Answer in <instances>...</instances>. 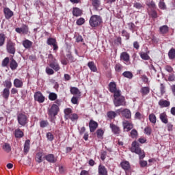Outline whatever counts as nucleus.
Masks as SVG:
<instances>
[{
	"instance_id": "1",
	"label": "nucleus",
	"mask_w": 175,
	"mask_h": 175,
	"mask_svg": "<svg viewBox=\"0 0 175 175\" xmlns=\"http://www.w3.org/2000/svg\"><path fill=\"white\" fill-rule=\"evenodd\" d=\"M114 100L113 103L116 107L119 106H126V102L125 101V97L121 96V92H116L113 94Z\"/></svg>"
},
{
	"instance_id": "2",
	"label": "nucleus",
	"mask_w": 175,
	"mask_h": 175,
	"mask_svg": "<svg viewBox=\"0 0 175 175\" xmlns=\"http://www.w3.org/2000/svg\"><path fill=\"white\" fill-rule=\"evenodd\" d=\"M131 152H135L137 154L139 157V159H143L146 157V154L144 150H142V148L139 146V143L136 141L133 142L131 148Z\"/></svg>"
},
{
	"instance_id": "3",
	"label": "nucleus",
	"mask_w": 175,
	"mask_h": 175,
	"mask_svg": "<svg viewBox=\"0 0 175 175\" xmlns=\"http://www.w3.org/2000/svg\"><path fill=\"white\" fill-rule=\"evenodd\" d=\"M102 23V18L98 15H93L90 19V25L91 27H98Z\"/></svg>"
},
{
	"instance_id": "4",
	"label": "nucleus",
	"mask_w": 175,
	"mask_h": 175,
	"mask_svg": "<svg viewBox=\"0 0 175 175\" xmlns=\"http://www.w3.org/2000/svg\"><path fill=\"white\" fill-rule=\"evenodd\" d=\"M17 120L19 125L25 126L28 124V117L24 113H19L17 115Z\"/></svg>"
},
{
	"instance_id": "5",
	"label": "nucleus",
	"mask_w": 175,
	"mask_h": 175,
	"mask_svg": "<svg viewBox=\"0 0 175 175\" xmlns=\"http://www.w3.org/2000/svg\"><path fill=\"white\" fill-rule=\"evenodd\" d=\"M15 46H16V44L12 42V40H9L7 42L8 53H9L10 54H15L16 53V47H14Z\"/></svg>"
},
{
	"instance_id": "6",
	"label": "nucleus",
	"mask_w": 175,
	"mask_h": 175,
	"mask_svg": "<svg viewBox=\"0 0 175 175\" xmlns=\"http://www.w3.org/2000/svg\"><path fill=\"white\" fill-rule=\"evenodd\" d=\"M44 96L40 92H37L34 94V100L38 102V103H43L44 102Z\"/></svg>"
},
{
	"instance_id": "7",
	"label": "nucleus",
	"mask_w": 175,
	"mask_h": 175,
	"mask_svg": "<svg viewBox=\"0 0 175 175\" xmlns=\"http://www.w3.org/2000/svg\"><path fill=\"white\" fill-rule=\"evenodd\" d=\"M116 113H121L122 116L123 117H125V118H131V110L128 109H125L124 110H122V109H119L116 111Z\"/></svg>"
},
{
	"instance_id": "8",
	"label": "nucleus",
	"mask_w": 175,
	"mask_h": 175,
	"mask_svg": "<svg viewBox=\"0 0 175 175\" xmlns=\"http://www.w3.org/2000/svg\"><path fill=\"white\" fill-rule=\"evenodd\" d=\"M58 105L53 104L49 109V114L51 117H55L58 114Z\"/></svg>"
},
{
	"instance_id": "9",
	"label": "nucleus",
	"mask_w": 175,
	"mask_h": 175,
	"mask_svg": "<svg viewBox=\"0 0 175 175\" xmlns=\"http://www.w3.org/2000/svg\"><path fill=\"white\" fill-rule=\"evenodd\" d=\"M122 124L123 128L126 132H129L131 129H133V124H132V123H131L129 121L124 120L123 121Z\"/></svg>"
},
{
	"instance_id": "10",
	"label": "nucleus",
	"mask_w": 175,
	"mask_h": 175,
	"mask_svg": "<svg viewBox=\"0 0 175 175\" xmlns=\"http://www.w3.org/2000/svg\"><path fill=\"white\" fill-rule=\"evenodd\" d=\"M109 88L110 92H112L113 95H116L117 92H121V91L117 90V85L114 82H111L109 84Z\"/></svg>"
},
{
	"instance_id": "11",
	"label": "nucleus",
	"mask_w": 175,
	"mask_h": 175,
	"mask_svg": "<svg viewBox=\"0 0 175 175\" xmlns=\"http://www.w3.org/2000/svg\"><path fill=\"white\" fill-rule=\"evenodd\" d=\"M18 33H23L27 35L28 33V26L23 25L21 27H18L15 29Z\"/></svg>"
},
{
	"instance_id": "12",
	"label": "nucleus",
	"mask_w": 175,
	"mask_h": 175,
	"mask_svg": "<svg viewBox=\"0 0 175 175\" xmlns=\"http://www.w3.org/2000/svg\"><path fill=\"white\" fill-rule=\"evenodd\" d=\"M47 44L49 46H53V50L55 51L58 50V45H57V40L55 38H50L47 40Z\"/></svg>"
},
{
	"instance_id": "13",
	"label": "nucleus",
	"mask_w": 175,
	"mask_h": 175,
	"mask_svg": "<svg viewBox=\"0 0 175 175\" xmlns=\"http://www.w3.org/2000/svg\"><path fill=\"white\" fill-rule=\"evenodd\" d=\"M110 128L115 135H120V133H121V129H120V127H118V126L111 123Z\"/></svg>"
},
{
	"instance_id": "14",
	"label": "nucleus",
	"mask_w": 175,
	"mask_h": 175,
	"mask_svg": "<svg viewBox=\"0 0 175 175\" xmlns=\"http://www.w3.org/2000/svg\"><path fill=\"white\" fill-rule=\"evenodd\" d=\"M14 85L16 88H23V85H24V82L22 79L16 78L14 80Z\"/></svg>"
},
{
	"instance_id": "15",
	"label": "nucleus",
	"mask_w": 175,
	"mask_h": 175,
	"mask_svg": "<svg viewBox=\"0 0 175 175\" xmlns=\"http://www.w3.org/2000/svg\"><path fill=\"white\" fill-rule=\"evenodd\" d=\"M89 127L90 129V132H95L96 128H98V122L94 120H90L89 123Z\"/></svg>"
},
{
	"instance_id": "16",
	"label": "nucleus",
	"mask_w": 175,
	"mask_h": 175,
	"mask_svg": "<svg viewBox=\"0 0 175 175\" xmlns=\"http://www.w3.org/2000/svg\"><path fill=\"white\" fill-rule=\"evenodd\" d=\"M10 95V90L8 88H4L3 92H1V96H3V99L8 100L9 99V96Z\"/></svg>"
},
{
	"instance_id": "17",
	"label": "nucleus",
	"mask_w": 175,
	"mask_h": 175,
	"mask_svg": "<svg viewBox=\"0 0 175 175\" xmlns=\"http://www.w3.org/2000/svg\"><path fill=\"white\" fill-rule=\"evenodd\" d=\"M45 159H46V161L51 163H55V162H57V158L54 157V154H47L45 157Z\"/></svg>"
},
{
	"instance_id": "18",
	"label": "nucleus",
	"mask_w": 175,
	"mask_h": 175,
	"mask_svg": "<svg viewBox=\"0 0 175 175\" xmlns=\"http://www.w3.org/2000/svg\"><path fill=\"white\" fill-rule=\"evenodd\" d=\"M3 12L5 17V18H7V20H9V18H12V17H13V12L12 10H10V9L4 8Z\"/></svg>"
},
{
	"instance_id": "19",
	"label": "nucleus",
	"mask_w": 175,
	"mask_h": 175,
	"mask_svg": "<svg viewBox=\"0 0 175 175\" xmlns=\"http://www.w3.org/2000/svg\"><path fill=\"white\" fill-rule=\"evenodd\" d=\"M159 118L163 124H167V122H169V119H167V115L166 114V112L161 113L159 115Z\"/></svg>"
},
{
	"instance_id": "20",
	"label": "nucleus",
	"mask_w": 175,
	"mask_h": 175,
	"mask_svg": "<svg viewBox=\"0 0 175 175\" xmlns=\"http://www.w3.org/2000/svg\"><path fill=\"white\" fill-rule=\"evenodd\" d=\"M129 54L126 52H122L120 55V61H124V62H129Z\"/></svg>"
},
{
	"instance_id": "21",
	"label": "nucleus",
	"mask_w": 175,
	"mask_h": 175,
	"mask_svg": "<svg viewBox=\"0 0 175 175\" xmlns=\"http://www.w3.org/2000/svg\"><path fill=\"white\" fill-rule=\"evenodd\" d=\"M18 67V64H17V62L14 60V59L12 58L10 62V68L12 70H16L17 68Z\"/></svg>"
},
{
	"instance_id": "22",
	"label": "nucleus",
	"mask_w": 175,
	"mask_h": 175,
	"mask_svg": "<svg viewBox=\"0 0 175 175\" xmlns=\"http://www.w3.org/2000/svg\"><path fill=\"white\" fill-rule=\"evenodd\" d=\"M72 14L75 17H80V16L83 14V11H81L79 8H73Z\"/></svg>"
},
{
	"instance_id": "23",
	"label": "nucleus",
	"mask_w": 175,
	"mask_h": 175,
	"mask_svg": "<svg viewBox=\"0 0 175 175\" xmlns=\"http://www.w3.org/2000/svg\"><path fill=\"white\" fill-rule=\"evenodd\" d=\"M98 174L107 175V169L104 165H100L98 166Z\"/></svg>"
},
{
	"instance_id": "24",
	"label": "nucleus",
	"mask_w": 175,
	"mask_h": 175,
	"mask_svg": "<svg viewBox=\"0 0 175 175\" xmlns=\"http://www.w3.org/2000/svg\"><path fill=\"white\" fill-rule=\"evenodd\" d=\"M159 105L161 108L169 107L170 106V102L166 100L161 99L159 101Z\"/></svg>"
},
{
	"instance_id": "25",
	"label": "nucleus",
	"mask_w": 175,
	"mask_h": 175,
	"mask_svg": "<svg viewBox=\"0 0 175 175\" xmlns=\"http://www.w3.org/2000/svg\"><path fill=\"white\" fill-rule=\"evenodd\" d=\"M49 66L55 72H58V70H59L60 69L59 64H58V63H57L56 62H51L49 64Z\"/></svg>"
},
{
	"instance_id": "26",
	"label": "nucleus",
	"mask_w": 175,
	"mask_h": 175,
	"mask_svg": "<svg viewBox=\"0 0 175 175\" xmlns=\"http://www.w3.org/2000/svg\"><path fill=\"white\" fill-rule=\"evenodd\" d=\"M14 135L16 139H21V137L24 136V133L21 131V129H17L15 130Z\"/></svg>"
},
{
	"instance_id": "27",
	"label": "nucleus",
	"mask_w": 175,
	"mask_h": 175,
	"mask_svg": "<svg viewBox=\"0 0 175 175\" xmlns=\"http://www.w3.org/2000/svg\"><path fill=\"white\" fill-rule=\"evenodd\" d=\"M70 92L72 95H77V96H80L81 94L79 88L75 87L70 88Z\"/></svg>"
},
{
	"instance_id": "28",
	"label": "nucleus",
	"mask_w": 175,
	"mask_h": 175,
	"mask_svg": "<svg viewBox=\"0 0 175 175\" xmlns=\"http://www.w3.org/2000/svg\"><path fill=\"white\" fill-rule=\"evenodd\" d=\"M149 53H150L149 51H148L146 53V52H141V53H139V55H140V57L142 59H144L145 61H147L150 59V56L148 55Z\"/></svg>"
},
{
	"instance_id": "29",
	"label": "nucleus",
	"mask_w": 175,
	"mask_h": 175,
	"mask_svg": "<svg viewBox=\"0 0 175 175\" xmlns=\"http://www.w3.org/2000/svg\"><path fill=\"white\" fill-rule=\"evenodd\" d=\"M23 46L25 47V49H31L32 42L29 41V40H25L23 41Z\"/></svg>"
},
{
	"instance_id": "30",
	"label": "nucleus",
	"mask_w": 175,
	"mask_h": 175,
	"mask_svg": "<svg viewBox=\"0 0 175 175\" xmlns=\"http://www.w3.org/2000/svg\"><path fill=\"white\" fill-rule=\"evenodd\" d=\"M29 143H31V141H29V139H27L25 142V145H24L25 154L28 153L29 151Z\"/></svg>"
},
{
	"instance_id": "31",
	"label": "nucleus",
	"mask_w": 175,
	"mask_h": 175,
	"mask_svg": "<svg viewBox=\"0 0 175 175\" xmlns=\"http://www.w3.org/2000/svg\"><path fill=\"white\" fill-rule=\"evenodd\" d=\"M121 166L124 170H129L131 169V165L129 164V162L128 161H123L121 163Z\"/></svg>"
},
{
	"instance_id": "32",
	"label": "nucleus",
	"mask_w": 175,
	"mask_h": 175,
	"mask_svg": "<svg viewBox=\"0 0 175 175\" xmlns=\"http://www.w3.org/2000/svg\"><path fill=\"white\" fill-rule=\"evenodd\" d=\"M3 150H5V152H10V151H12V146H10V144L5 143L3 145Z\"/></svg>"
},
{
	"instance_id": "33",
	"label": "nucleus",
	"mask_w": 175,
	"mask_h": 175,
	"mask_svg": "<svg viewBox=\"0 0 175 175\" xmlns=\"http://www.w3.org/2000/svg\"><path fill=\"white\" fill-rule=\"evenodd\" d=\"M88 66L90 68L92 72H96L97 70L96 66H95V64H94V62H90L88 64Z\"/></svg>"
},
{
	"instance_id": "34",
	"label": "nucleus",
	"mask_w": 175,
	"mask_h": 175,
	"mask_svg": "<svg viewBox=\"0 0 175 175\" xmlns=\"http://www.w3.org/2000/svg\"><path fill=\"white\" fill-rule=\"evenodd\" d=\"M92 3L94 8L98 10L99 7L100 6V0H92Z\"/></svg>"
},
{
	"instance_id": "35",
	"label": "nucleus",
	"mask_w": 175,
	"mask_h": 175,
	"mask_svg": "<svg viewBox=\"0 0 175 175\" xmlns=\"http://www.w3.org/2000/svg\"><path fill=\"white\" fill-rule=\"evenodd\" d=\"M141 94L142 95H148L150 94V88L143 87L141 88Z\"/></svg>"
},
{
	"instance_id": "36",
	"label": "nucleus",
	"mask_w": 175,
	"mask_h": 175,
	"mask_svg": "<svg viewBox=\"0 0 175 175\" xmlns=\"http://www.w3.org/2000/svg\"><path fill=\"white\" fill-rule=\"evenodd\" d=\"M161 33H167L169 32V27L163 25L159 28Z\"/></svg>"
},
{
	"instance_id": "37",
	"label": "nucleus",
	"mask_w": 175,
	"mask_h": 175,
	"mask_svg": "<svg viewBox=\"0 0 175 175\" xmlns=\"http://www.w3.org/2000/svg\"><path fill=\"white\" fill-rule=\"evenodd\" d=\"M42 157H43V154H42V152L37 153L36 155V162H38V163H42L43 161V160L42 159Z\"/></svg>"
},
{
	"instance_id": "38",
	"label": "nucleus",
	"mask_w": 175,
	"mask_h": 175,
	"mask_svg": "<svg viewBox=\"0 0 175 175\" xmlns=\"http://www.w3.org/2000/svg\"><path fill=\"white\" fill-rule=\"evenodd\" d=\"M65 118L69 120V116L72 114V109L67 108L64 110Z\"/></svg>"
},
{
	"instance_id": "39",
	"label": "nucleus",
	"mask_w": 175,
	"mask_h": 175,
	"mask_svg": "<svg viewBox=\"0 0 175 175\" xmlns=\"http://www.w3.org/2000/svg\"><path fill=\"white\" fill-rule=\"evenodd\" d=\"M3 86L5 87V88H8V90H10L12 88V81L10 80H5L3 83Z\"/></svg>"
},
{
	"instance_id": "40",
	"label": "nucleus",
	"mask_w": 175,
	"mask_h": 175,
	"mask_svg": "<svg viewBox=\"0 0 175 175\" xmlns=\"http://www.w3.org/2000/svg\"><path fill=\"white\" fill-rule=\"evenodd\" d=\"M108 118L113 120V118H116L117 116V113L113 111H110L107 113Z\"/></svg>"
},
{
	"instance_id": "41",
	"label": "nucleus",
	"mask_w": 175,
	"mask_h": 175,
	"mask_svg": "<svg viewBox=\"0 0 175 175\" xmlns=\"http://www.w3.org/2000/svg\"><path fill=\"white\" fill-rule=\"evenodd\" d=\"M168 57L170 59H174L175 58V49H172L168 53Z\"/></svg>"
},
{
	"instance_id": "42",
	"label": "nucleus",
	"mask_w": 175,
	"mask_h": 175,
	"mask_svg": "<svg viewBox=\"0 0 175 175\" xmlns=\"http://www.w3.org/2000/svg\"><path fill=\"white\" fill-rule=\"evenodd\" d=\"M149 120L152 124H156L157 123V116L154 113H152L149 115Z\"/></svg>"
},
{
	"instance_id": "43",
	"label": "nucleus",
	"mask_w": 175,
	"mask_h": 175,
	"mask_svg": "<svg viewBox=\"0 0 175 175\" xmlns=\"http://www.w3.org/2000/svg\"><path fill=\"white\" fill-rule=\"evenodd\" d=\"M6 40V36L3 33H0V46L5 44V40Z\"/></svg>"
},
{
	"instance_id": "44",
	"label": "nucleus",
	"mask_w": 175,
	"mask_h": 175,
	"mask_svg": "<svg viewBox=\"0 0 175 175\" xmlns=\"http://www.w3.org/2000/svg\"><path fill=\"white\" fill-rule=\"evenodd\" d=\"M123 76L124 77H126L127 79H132L133 77V75L129 71H126L123 72Z\"/></svg>"
},
{
	"instance_id": "45",
	"label": "nucleus",
	"mask_w": 175,
	"mask_h": 175,
	"mask_svg": "<svg viewBox=\"0 0 175 175\" xmlns=\"http://www.w3.org/2000/svg\"><path fill=\"white\" fill-rule=\"evenodd\" d=\"M69 119L71 120V121H76V120L79 119V116L77 113H72L69 116Z\"/></svg>"
},
{
	"instance_id": "46",
	"label": "nucleus",
	"mask_w": 175,
	"mask_h": 175,
	"mask_svg": "<svg viewBox=\"0 0 175 175\" xmlns=\"http://www.w3.org/2000/svg\"><path fill=\"white\" fill-rule=\"evenodd\" d=\"M146 5L150 8V9H155V3L154 1H146Z\"/></svg>"
},
{
	"instance_id": "47",
	"label": "nucleus",
	"mask_w": 175,
	"mask_h": 175,
	"mask_svg": "<svg viewBox=\"0 0 175 175\" xmlns=\"http://www.w3.org/2000/svg\"><path fill=\"white\" fill-rule=\"evenodd\" d=\"M46 138L49 142H53V140H54V135L53 133L49 132L46 133Z\"/></svg>"
},
{
	"instance_id": "48",
	"label": "nucleus",
	"mask_w": 175,
	"mask_h": 175,
	"mask_svg": "<svg viewBox=\"0 0 175 175\" xmlns=\"http://www.w3.org/2000/svg\"><path fill=\"white\" fill-rule=\"evenodd\" d=\"M57 94L55 93H50L49 96V99L50 100H55V99H57Z\"/></svg>"
},
{
	"instance_id": "49",
	"label": "nucleus",
	"mask_w": 175,
	"mask_h": 175,
	"mask_svg": "<svg viewBox=\"0 0 175 175\" xmlns=\"http://www.w3.org/2000/svg\"><path fill=\"white\" fill-rule=\"evenodd\" d=\"M151 132H152L151 127L147 126L144 129V133H146V135H148V136H150V135H151Z\"/></svg>"
},
{
	"instance_id": "50",
	"label": "nucleus",
	"mask_w": 175,
	"mask_h": 175,
	"mask_svg": "<svg viewBox=\"0 0 175 175\" xmlns=\"http://www.w3.org/2000/svg\"><path fill=\"white\" fill-rule=\"evenodd\" d=\"M49 125V122H47V120H42L40 122V126L41 128H46V126H47Z\"/></svg>"
},
{
	"instance_id": "51",
	"label": "nucleus",
	"mask_w": 175,
	"mask_h": 175,
	"mask_svg": "<svg viewBox=\"0 0 175 175\" xmlns=\"http://www.w3.org/2000/svg\"><path fill=\"white\" fill-rule=\"evenodd\" d=\"M9 64V57H5L2 62V66L6 67Z\"/></svg>"
},
{
	"instance_id": "52",
	"label": "nucleus",
	"mask_w": 175,
	"mask_h": 175,
	"mask_svg": "<svg viewBox=\"0 0 175 175\" xmlns=\"http://www.w3.org/2000/svg\"><path fill=\"white\" fill-rule=\"evenodd\" d=\"M85 23V20L83 18H80L77 21V25H83Z\"/></svg>"
},
{
	"instance_id": "53",
	"label": "nucleus",
	"mask_w": 175,
	"mask_h": 175,
	"mask_svg": "<svg viewBox=\"0 0 175 175\" xmlns=\"http://www.w3.org/2000/svg\"><path fill=\"white\" fill-rule=\"evenodd\" d=\"M46 73H47V75H54V70L50 68V67H46Z\"/></svg>"
},
{
	"instance_id": "54",
	"label": "nucleus",
	"mask_w": 175,
	"mask_h": 175,
	"mask_svg": "<svg viewBox=\"0 0 175 175\" xmlns=\"http://www.w3.org/2000/svg\"><path fill=\"white\" fill-rule=\"evenodd\" d=\"M71 102L73 105H77L79 103V97L73 96L71 99Z\"/></svg>"
},
{
	"instance_id": "55",
	"label": "nucleus",
	"mask_w": 175,
	"mask_h": 175,
	"mask_svg": "<svg viewBox=\"0 0 175 175\" xmlns=\"http://www.w3.org/2000/svg\"><path fill=\"white\" fill-rule=\"evenodd\" d=\"M122 35L123 36H125L126 37V40H129V38H130V35H129V33H127L126 31L125 30H123L122 31Z\"/></svg>"
},
{
	"instance_id": "56",
	"label": "nucleus",
	"mask_w": 175,
	"mask_h": 175,
	"mask_svg": "<svg viewBox=\"0 0 175 175\" xmlns=\"http://www.w3.org/2000/svg\"><path fill=\"white\" fill-rule=\"evenodd\" d=\"M66 57H67L68 61H70V62H73L75 61V57H73V56L72 55L71 53L67 54Z\"/></svg>"
},
{
	"instance_id": "57",
	"label": "nucleus",
	"mask_w": 175,
	"mask_h": 175,
	"mask_svg": "<svg viewBox=\"0 0 175 175\" xmlns=\"http://www.w3.org/2000/svg\"><path fill=\"white\" fill-rule=\"evenodd\" d=\"M137 136V131L133 129L131 132V137L134 139V137H136Z\"/></svg>"
},
{
	"instance_id": "58",
	"label": "nucleus",
	"mask_w": 175,
	"mask_h": 175,
	"mask_svg": "<svg viewBox=\"0 0 175 175\" xmlns=\"http://www.w3.org/2000/svg\"><path fill=\"white\" fill-rule=\"evenodd\" d=\"M122 69V66L120 64H118L116 65V67H115V70L116 72H120Z\"/></svg>"
},
{
	"instance_id": "59",
	"label": "nucleus",
	"mask_w": 175,
	"mask_h": 175,
	"mask_svg": "<svg viewBox=\"0 0 175 175\" xmlns=\"http://www.w3.org/2000/svg\"><path fill=\"white\" fill-rule=\"evenodd\" d=\"M147 161H143V160H140L139 161V165L141 166V167H146V166H147Z\"/></svg>"
},
{
	"instance_id": "60",
	"label": "nucleus",
	"mask_w": 175,
	"mask_h": 175,
	"mask_svg": "<svg viewBox=\"0 0 175 175\" xmlns=\"http://www.w3.org/2000/svg\"><path fill=\"white\" fill-rule=\"evenodd\" d=\"M128 27H129V29H131V31H133V30L135 29V28H136V26L133 23H128Z\"/></svg>"
},
{
	"instance_id": "61",
	"label": "nucleus",
	"mask_w": 175,
	"mask_h": 175,
	"mask_svg": "<svg viewBox=\"0 0 175 175\" xmlns=\"http://www.w3.org/2000/svg\"><path fill=\"white\" fill-rule=\"evenodd\" d=\"M159 7L160 9H166V5L165 4V2L160 1L159 3Z\"/></svg>"
},
{
	"instance_id": "62",
	"label": "nucleus",
	"mask_w": 175,
	"mask_h": 175,
	"mask_svg": "<svg viewBox=\"0 0 175 175\" xmlns=\"http://www.w3.org/2000/svg\"><path fill=\"white\" fill-rule=\"evenodd\" d=\"M96 133H97L98 137H102V136H103V131L101 129H98L96 131Z\"/></svg>"
},
{
	"instance_id": "63",
	"label": "nucleus",
	"mask_w": 175,
	"mask_h": 175,
	"mask_svg": "<svg viewBox=\"0 0 175 175\" xmlns=\"http://www.w3.org/2000/svg\"><path fill=\"white\" fill-rule=\"evenodd\" d=\"M134 8L136 9H142V8H143V5L140 3H134Z\"/></svg>"
},
{
	"instance_id": "64",
	"label": "nucleus",
	"mask_w": 175,
	"mask_h": 175,
	"mask_svg": "<svg viewBox=\"0 0 175 175\" xmlns=\"http://www.w3.org/2000/svg\"><path fill=\"white\" fill-rule=\"evenodd\" d=\"M160 90H161V95H163V94H165V85L161 83L160 86Z\"/></svg>"
}]
</instances>
